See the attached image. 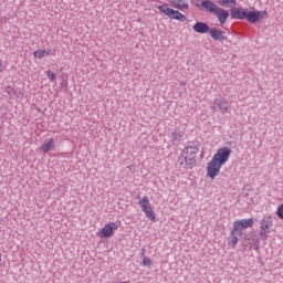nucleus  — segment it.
Wrapping results in <instances>:
<instances>
[{"label":"nucleus","mask_w":283,"mask_h":283,"mask_svg":"<svg viewBox=\"0 0 283 283\" xmlns=\"http://www.w3.org/2000/svg\"><path fill=\"white\" fill-rule=\"evenodd\" d=\"M231 153L232 150L229 147L219 148L217 150L212 159L207 165V178L216 180V177L220 175L222 165L227 164L229 158H231Z\"/></svg>","instance_id":"1"},{"label":"nucleus","mask_w":283,"mask_h":283,"mask_svg":"<svg viewBox=\"0 0 283 283\" xmlns=\"http://www.w3.org/2000/svg\"><path fill=\"white\" fill-rule=\"evenodd\" d=\"M158 10L159 12H161L163 14H166V17L175 21H181V23H185V21H187V15L182 14L178 10H174L169 8L167 4L159 6Z\"/></svg>","instance_id":"2"},{"label":"nucleus","mask_w":283,"mask_h":283,"mask_svg":"<svg viewBox=\"0 0 283 283\" xmlns=\"http://www.w3.org/2000/svg\"><path fill=\"white\" fill-rule=\"evenodd\" d=\"M210 109H212L213 112H221V114H227V112L231 109V105L226 98H216L212 102Z\"/></svg>","instance_id":"3"},{"label":"nucleus","mask_w":283,"mask_h":283,"mask_svg":"<svg viewBox=\"0 0 283 283\" xmlns=\"http://www.w3.org/2000/svg\"><path fill=\"white\" fill-rule=\"evenodd\" d=\"M139 205L146 218H148V220H151L153 222H156V212H154V209H151V205L149 203V197H144L142 200H139Z\"/></svg>","instance_id":"4"},{"label":"nucleus","mask_w":283,"mask_h":283,"mask_svg":"<svg viewBox=\"0 0 283 283\" xmlns=\"http://www.w3.org/2000/svg\"><path fill=\"white\" fill-rule=\"evenodd\" d=\"M273 227V220L271 217L268 219H262L260 222V237L262 240H268L269 234L271 233V228Z\"/></svg>","instance_id":"5"},{"label":"nucleus","mask_w":283,"mask_h":283,"mask_svg":"<svg viewBox=\"0 0 283 283\" xmlns=\"http://www.w3.org/2000/svg\"><path fill=\"white\" fill-rule=\"evenodd\" d=\"M253 224H254V221L252 218L241 219L233 222V229L234 231H239V233H242L243 229H251Z\"/></svg>","instance_id":"6"},{"label":"nucleus","mask_w":283,"mask_h":283,"mask_svg":"<svg viewBox=\"0 0 283 283\" xmlns=\"http://www.w3.org/2000/svg\"><path fill=\"white\" fill-rule=\"evenodd\" d=\"M118 229V224L116 222H109L98 232L99 238H112L114 235V231Z\"/></svg>","instance_id":"7"},{"label":"nucleus","mask_w":283,"mask_h":283,"mask_svg":"<svg viewBox=\"0 0 283 283\" xmlns=\"http://www.w3.org/2000/svg\"><path fill=\"white\" fill-rule=\"evenodd\" d=\"M198 151H200V149L198 148V146L196 145H188L187 147H185L182 149V158H196V154H198Z\"/></svg>","instance_id":"8"},{"label":"nucleus","mask_w":283,"mask_h":283,"mask_svg":"<svg viewBox=\"0 0 283 283\" xmlns=\"http://www.w3.org/2000/svg\"><path fill=\"white\" fill-rule=\"evenodd\" d=\"M214 15L217 17L219 23H221V25H224V23H227L228 19H229V12L223 9L218 7L217 10L214 11Z\"/></svg>","instance_id":"9"},{"label":"nucleus","mask_w":283,"mask_h":283,"mask_svg":"<svg viewBox=\"0 0 283 283\" xmlns=\"http://www.w3.org/2000/svg\"><path fill=\"white\" fill-rule=\"evenodd\" d=\"M230 17L231 19H239V20L247 19V10L242 8L233 7L230 10Z\"/></svg>","instance_id":"10"},{"label":"nucleus","mask_w":283,"mask_h":283,"mask_svg":"<svg viewBox=\"0 0 283 283\" xmlns=\"http://www.w3.org/2000/svg\"><path fill=\"white\" fill-rule=\"evenodd\" d=\"M262 17L261 11H245V19L249 23H258L260 21V18Z\"/></svg>","instance_id":"11"},{"label":"nucleus","mask_w":283,"mask_h":283,"mask_svg":"<svg viewBox=\"0 0 283 283\" xmlns=\"http://www.w3.org/2000/svg\"><path fill=\"white\" fill-rule=\"evenodd\" d=\"M209 34L213 41H219L222 43V41L227 40V36H224L223 32L221 30H218L216 28H210Z\"/></svg>","instance_id":"12"},{"label":"nucleus","mask_w":283,"mask_h":283,"mask_svg":"<svg viewBox=\"0 0 283 283\" xmlns=\"http://www.w3.org/2000/svg\"><path fill=\"white\" fill-rule=\"evenodd\" d=\"M201 8H203L206 12L214 14L219 7L211 0H202Z\"/></svg>","instance_id":"13"},{"label":"nucleus","mask_w":283,"mask_h":283,"mask_svg":"<svg viewBox=\"0 0 283 283\" xmlns=\"http://www.w3.org/2000/svg\"><path fill=\"white\" fill-rule=\"evenodd\" d=\"M192 30H195L198 34H207V32H209L211 29L209 28V24L205 22H197L193 24Z\"/></svg>","instance_id":"14"},{"label":"nucleus","mask_w":283,"mask_h":283,"mask_svg":"<svg viewBox=\"0 0 283 283\" xmlns=\"http://www.w3.org/2000/svg\"><path fill=\"white\" fill-rule=\"evenodd\" d=\"M242 235V233L235 228H232L230 232V245L234 249V247H238V239Z\"/></svg>","instance_id":"15"},{"label":"nucleus","mask_w":283,"mask_h":283,"mask_svg":"<svg viewBox=\"0 0 283 283\" xmlns=\"http://www.w3.org/2000/svg\"><path fill=\"white\" fill-rule=\"evenodd\" d=\"M170 3L177 10H189V3L185 0H170Z\"/></svg>","instance_id":"16"},{"label":"nucleus","mask_w":283,"mask_h":283,"mask_svg":"<svg viewBox=\"0 0 283 283\" xmlns=\"http://www.w3.org/2000/svg\"><path fill=\"white\" fill-rule=\"evenodd\" d=\"M54 149V139L49 138L44 140V144L41 146V150L44 151V154H48V151H52Z\"/></svg>","instance_id":"17"},{"label":"nucleus","mask_w":283,"mask_h":283,"mask_svg":"<svg viewBox=\"0 0 283 283\" xmlns=\"http://www.w3.org/2000/svg\"><path fill=\"white\" fill-rule=\"evenodd\" d=\"M218 3L222 8H235V6H238L237 0H218Z\"/></svg>","instance_id":"18"},{"label":"nucleus","mask_w":283,"mask_h":283,"mask_svg":"<svg viewBox=\"0 0 283 283\" xmlns=\"http://www.w3.org/2000/svg\"><path fill=\"white\" fill-rule=\"evenodd\" d=\"M184 160L188 169H193L197 165L196 157H184Z\"/></svg>","instance_id":"19"},{"label":"nucleus","mask_w":283,"mask_h":283,"mask_svg":"<svg viewBox=\"0 0 283 283\" xmlns=\"http://www.w3.org/2000/svg\"><path fill=\"white\" fill-rule=\"evenodd\" d=\"M33 56L35 59H45V56H50V52H48L46 50H38L34 51Z\"/></svg>","instance_id":"20"},{"label":"nucleus","mask_w":283,"mask_h":283,"mask_svg":"<svg viewBox=\"0 0 283 283\" xmlns=\"http://www.w3.org/2000/svg\"><path fill=\"white\" fill-rule=\"evenodd\" d=\"M172 140H182V132L175 130L171 133Z\"/></svg>","instance_id":"21"},{"label":"nucleus","mask_w":283,"mask_h":283,"mask_svg":"<svg viewBox=\"0 0 283 283\" xmlns=\"http://www.w3.org/2000/svg\"><path fill=\"white\" fill-rule=\"evenodd\" d=\"M46 76L50 81H56V73H54V71H48Z\"/></svg>","instance_id":"22"},{"label":"nucleus","mask_w":283,"mask_h":283,"mask_svg":"<svg viewBox=\"0 0 283 283\" xmlns=\"http://www.w3.org/2000/svg\"><path fill=\"white\" fill-rule=\"evenodd\" d=\"M276 216L283 220V203L281 206H279L277 211H276Z\"/></svg>","instance_id":"23"},{"label":"nucleus","mask_w":283,"mask_h":283,"mask_svg":"<svg viewBox=\"0 0 283 283\" xmlns=\"http://www.w3.org/2000/svg\"><path fill=\"white\" fill-rule=\"evenodd\" d=\"M143 266H151V259L144 256Z\"/></svg>","instance_id":"24"},{"label":"nucleus","mask_w":283,"mask_h":283,"mask_svg":"<svg viewBox=\"0 0 283 283\" xmlns=\"http://www.w3.org/2000/svg\"><path fill=\"white\" fill-rule=\"evenodd\" d=\"M185 85H187V82L181 81V82H180V86H181V87H185Z\"/></svg>","instance_id":"25"},{"label":"nucleus","mask_w":283,"mask_h":283,"mask_svg":"<svg viewBox=\"0 0 283 283\" xmlns=\"http://www.w3.org/2000/svg\"><path fill=\"white\" fill-rule=\"evenodd\" d=\"M179 165H185V160H182V158H179Z\"/></svg>","instance_id":"26"},{"label":"nucleus","mask_w":283,"mask_h":283,"mask_svg":"<svg viewBox=\"0 0 283 283\" xmlns=\"http://www.w3.org/2000/svg\"><path fill=\"white\" fill-rule=\"evenodd\" d=\"M0 266H1V253H0Z\"/></svg>","instance_id":"27"},{"label":"nucleus","mask_w":283,"mask_h":283,"mask_svg":"<svg viewBox=\"0 0 283 283\" xmlns=\"http://www.w3.org/2000/svg\"><path fill=\"white\" fill-rule=\"evenodd\" d=\"M137 200H140V196L137 197Z\"/></svg>","instance_id":"28"}]
</instances>
